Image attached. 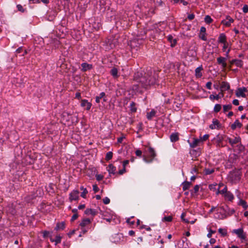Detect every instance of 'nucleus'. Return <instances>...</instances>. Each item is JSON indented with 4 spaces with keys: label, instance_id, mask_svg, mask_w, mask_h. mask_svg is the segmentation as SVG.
I'll return each instance as SVG.
<instances>
[{
    "label": "nucleus",
    "instance_id": "5701e85b",
    "mask_svg": "<svg viewBox=\"0 0 248 248\" xmlns=\"http://www.w3.org/2000/svg\"><path fill=\"white\" fill-rule=\"evenodd\" d=\"M156 114V111L152 109L149 112L147 113L146 117L148 120H151L152 118L155 116Z\"/></svg>",
    "mask_w": 248,
    "mask_h": 248
},
{
    "label": "nucleus",
    "instance_id": "6e6d98bb",
    "mask_svg": "<svg viewBox=\"0 0 248 248\" xmlns=\"http://www.w3.org/2000/svg\"><path fill=\"white\" fill-rule=\"evenodd\" d=\"M93 189L95 193H96L99 191V188L96 185H93Z\"/></svg>",
    "mask_w": 248,
    "mask_h": 248
},
{
    "label": "nucleus",
    "instance_id": "c85d7f7f",
    "mask_svg": "<svg viewBox=\"0 0 248 248\" xmlns=\"http://www.w3.org/2000/svg\"><path fill=\"white\" fill-rule=\"evenodd\" d=\"M182 186L183 187V190L185 191L190 188L191 186V183L190 182L185 181L182 183Z\"/></svg>",
    "mask_w": 248,
    "mask_h": 248
},
{
    "label": "nucleus",
    "instance_id": "f03ea898",
    "mask_svg": "<svg viewBox=\"0 0 248 248\" xmlns=\"http://www.w3.org/2000/svg\"><path fill=\"white\" fill-rule=\"evenodd\" d=\"M242 172L240 170H233L228 175V180L232 184H237L240 180Z\"/></svg>",
    "mask_w": 248,
    "mask_h": 248
},
{
    "label": "nucleus",
    "instance_id": "a211bd4d",
    "mask_svg": "<svg viewBox=\"0 0 248 248\" xmlns=\"http://www.w3.org/2000/svg\"><path fill=\"white\" fill-rule=\"evenodd\" d=\"M233 232L238 235L239 238L241 239H245V236L244 234V232L242 229L234 230Z\"/></svg>",
    "mask_w": 248,
    "mask_h": 248
},
{
    "label": "nucleus",
    "instance_id": "20e7f679",
    "mask_svg": "<svg viewBox=\"0 0 248 248\" xmlns=\"http://www.w3.org/2000/svg\"><path fill=\"white\" fill-rule=\"evenodd\" d=\"M100 214L102 215V218L106 220L108 222L110 223L111 221L114 220L115 219L116 216L110 212L108 211H101Z\"/></svg>",
    "mask_w": 248,
    "mask_h": 248
},
{
    "label": "nucleus",
    "instance_id": "e433bc0d",
    "mask_svg": "<svg viewBox=\"0 0 248 248\" xmlns=\"http://www.w3.org/2000/svg\"><path fill=\"white\" fill-rule=\"evenodd\" d=\"M232 108V105L231 104L223 105V112L225 113L228 110L231 109Z\"/></svg>",
    "mask_w": 248,
    "mask_h": 248
},
{
    "label": "nucleus",
    "instance_id": "f257e3e1",
    "mask_svg": "<svg viewBox=\"0 0 248 248\" xmlns=\"http://www.w3.org/2000/svg\"><path fill=\"white\" fill-rule=\"evenodd\" d=\"M158 78V73L152 70L145 73L144 76H142L141 73L137 72L134 77V80L138 83L137 85L145 89H148L150 85L155 84Z\"/></svg>",
    "mask_w": 248,
    "mask_h": 248
},
{
    "label": "nucleus",
    "instance_id": "052dcab7",
    "mask_svg": "<svg viewBox=\"0 0 248 248\" xmlns=\"http://www.w3.org/2000/svg\"><path fill=\"white\" fill-rule=\"evenodd\" d=\"M199 185H195L194 187V193H196L197 192H198L199 190Z\"/></svg>",
    "mask_w": 248,
    "mask_h": 248
},
{
    "label": "nucleus",
    "instance_id": "4d7b16f0",
    "mask_svg": "<svg viewBox=\"0 0 248 248\" xmlns=\"http://www.w3.org/2000/svg\"><path fill=\"white\" fill-rule=\"evenodd\" d=\"M78 217V215L77 213L74 214L73 216L71 217V221H73L74 220H76Z\"/></svg>",
    "mask_w": 248,
    "mask_h": 248
},
{
    "label": "nucleus",
    "instance_id": "de8ad7c7",
    "mask_svg": "<svg viewBox=\"0 0 248 248\" xmlns=\"http://www.w3.org/2000/svg\"><path fill=\"white\" fill-rule=\"evenodd\" d=\"M16 7L17 10L22 13H24L25 11V9H24L20 4H17L16 5Z\"/></svg>",
    "mask_w": 248,
    "mask_h": 248
},
{
    "label": "nucleus",
    "instance_id": "a19ab883",
    "mask_svg": "<svg viewBox=\"0 0 248 248\" xmlns=\"http://www.w3.org/2000/svg\"><path fill=\"white\" fill-rule=\"evenodd\" d=\"M218 232L222 236H226L227 234V230L225 229L219 228Z\"/></svg>",
    "mask_w": 248,
    "mask_h": 248
},
{
    "label": "nucleus",
    "instance_id": "c03bdc74",
    "mask_svg": "<svg viewBox=\"0 0 248 248\" xmlns=\"http://www.w3.org/2000/svg\"><path fill=\"white\" fill-rule=\"evenodd\" d=\"M220 98V96H219V94H217L216 95H215L214 94H211L209 96V98L211 100H214V99L218 100Z\"/></svg>",
    "mask_w": 248,
    "mask_h": 248
},
{
    "label": "nucleus",
    "instance_id": "dca6fc26",
    "mask_svg": "<svg viewBox=\"0 0 248 248\" xmlns=\"http://www.w3.org/2000/svg\"><path fill=\"white\" fill-rule=\"evenodd\" d=\"M81 106L82 107H86V110H89L92 107V104L90 102H88L87 100L83 99L81 100Z\"/></svg>",
    "mask_w": 248,
    "mask_h": 248
},
{
    "label": "nucleus",
    "instance_id": "f8f14e48",
    "mask_svg": "<svg viewBox=\"0 0 248 248\" xmlns=\"http://www.w3.org/2000/svg\"><path fill=\"white\" fill-rule=\"evenodd\" d=\"M81 71L83 72H85L88 70H90L93 68V65L91 64H89L87 62H83L81 63Z\"/></svg>",
    "mask_w": 248,
    "mask_h": 248
},
{
    "label": "nucleus",
    "instance_id": "1a4fd4ad",
    "mask_svg": "<svg viewBox=\"0 0 248 248\" xmlns=\"http://www.w3.org/2000/svg\"><path fill=\"white\" fill-rule=\"evenodd\" d=\"M234 22V20L230 16H227L226 19L222 20L221 24L226 27H230L231 24Z\"/></svg>",
    "mask_w": 248,
    "mask_h": 248
},
{
    "label": "nucleus",
    "instance_id": "5fc2aeb1",
    "mask_svg": "<svg viewBox=\"0 0 248 248\" xmlns=\"http://www.w3.org/2000/svg\"><path fill=\"white\" fill-rule=\"evenodd\" d=\"M243 12L245 13L248 12V5H245L243 7Z\"/></svg>",
    "mask_w": 248,
    "mask_h": 248
},
{
    "label": "nucleus",
    "instance_id": "f704fd0d",
    "mask_svg": "<svg viewBox=\"0 0 248 248\" xmlns=\"http://www.w3.org/2000/svg\"><path fill=\"white\" fill-rule=\"evenodd\" d=\"M235 64L239 67H242L243 65V62L241 60L235 59Z\"/></svg>",
    "mask_w": 248,
    "mask_h": 248
},
{
    "label": "nucleus",
    "instance_id": "f3484780",
    "mask_svg": "<svg viewBox=\"0 0 248 248\" xmlns=\"http://www.w3.org/2000/svg\"><path fill=\"white\" fill-rule=\"evenodd\" d=\"M217 42L220 44L227 42L226 35L224 33H220L218 38Z\"/></svg>",
    "mask_w": 248,
    "mask_h": 248
},
{
    "label": "nucleus",
    "instance_id": "7ed1b4c3",
    "mask_svg": "<svg viewBox=\"0 0 248 248\" xmlns=\"http://www.w3.org/2000/svg\"><path fill=\"white\" fill-rule=\"evenodd\" d=\"M62 121L65 125L69 126L73 124L75 122L78 123V118L67 112L64 111L62 115Z\"/></svg>",
    "mask_w": 248,
    "mask_h": 248
},
{
    "label": "nucleus",
    "instance_id": "680f3d73",
    "mask_svg": "<svg viewBox=\"0 0 248 248\" xmlns=\"http://www.w3.org/2000/svg\"><path fill=\"white\" fill-rule=\"evenodd\" d=\"M135 154L137 156H141V154H142V152L140 150H137L136 151Z\"/></svg>",
    "mask_w": 248,
    "mask_h": 248
},
{
    "label": "nucleus",
    "instance_id": "9d476101",
    "mask_svg": "<svg viewBox=\"0 0 248 248\" xmlns=\"http://www.w3.org/2000/svg\"><path fill=\"white\" fill-rule=\"evenodd\" d=\"M188 239L186 237H183L178 242V245L181 248H188Z\"/></svg>",
    "mask_w": 248,
    "mask_h": 248
},
{
    "label": "nucleus",
    "instance_id": "338daca9",
    "mask_svg": "<svg viewBox=\"0 0 248 248\" xmlns=\"http://www.w3.org/2000/svg\"><path fill=\"white\" fill-rule=\"evenodd\" d=\"M232 104H233L234 105H235V106H238V105H239V100H237V99H234V100L232 101Z\"/></svg>",
    "mask_w": 248,
    "mask_h": 248
},
{
    "label": "nucleus",
    "instance_id": "b1692460",
    "mask_svg": "<svg viewBox=\"0 0 248 248\" xmlns=\"http://www.w3.org/2000/svg\"><path fill=\"white\" fill-rule=\"evenodd\" d=\"M242 126V124L239 122L238 120L235 121L233 124L231 125V128L232 130L236 129L237 127L241 128Z\"/></svg>",
    "mask_w": 248,
    "mask_h": 248
},
{
    "label": "nucleus",
    "instance_id": "e2e57ef3",
    "mask_svg": "<svg viewBox=\"0 0 248 248\" xmlns=\"http://www.w3.org/2000/svg\"><path fill=\"white\" fill-rule=\"evenodd\" d=\"M126 222L130 225H133L135 223L134 221L131 220V218H128L126 219Z\"/></svg>",
    "mask_w": 248,
    "mask_h": 248
},
{
    "label": "nucleus",
    "instance_id": "09e8293b",
    "mask_svg": "<svg viewBox=\"0 0 248 248\" xmlns=\"http://www.w3.org/2000/svg\"><path fill=\"white\" fill-rule=\"evenodd\" d=\"M87 193H88V191L86 188H85V189H84V191H83L81 192L80 196L81 197H82L83 198H86V194Z\"/></svg>",
    "mask_w": 248,
    "mask_h": 248
},
{
    "label": "nucleus",
    "instance_id": "39448f33",
    "mask_svg": "<svg viewBox=\"0 0 248 248\" xmlns=\"http://www.w3.org/2000/svg\"><path fill=\"white\" fill-rule=\"evenodd\" d=\"M240 140H229L230 143L233 148L234 150L242 151L244 147L240 143Z\"/></svg>",
    "mask_w": 248,
    "mask_h": 248
},
{
    "label": "nucleus",
    "instance_id": "423d86ee",
    "mask_svg": "<svg viewBox=\"0 0 248 248\" xmlns=\"http://www.w3.org/2000/svg\"><path fill=\"white\" fill-rule=\"evenodd\" d=\"M148 153L149 156H150V157L151 158V159H148L145 158L144 160L146 162L149 163L152 162L153 159L156 156V153L155 152V150L153 148L150 147H149L148 149Z\"/></svg>",
    "mask_w": 248,
    "mask_h": 248
},
{
    "label": "nucleus",
    "instance_id": "603ef678",
    "mask_svg": "<svg viewBox=\"0 0 248 248\" xmlns=\"http://www.w3.org/2000/svg\"><path fill=\"white\" fill-rule=\"evenodd\" d=\"M212 84V83L211 81L207 82V83L206 84V88L208 89V90H211Z\"/></svg>",
    "mask_w": 248,
    "mask_h": 248
},
{
    "label": "nucleus",
    "instance_id": "2eb2a0df",
    "mask_svg": "<svg viewBox=\"0 0 248 248\" xmlns=\"http://www.w3.org/2000/svg\"><path fill=\"white\" fill-rule=\"evenodd\" d=\"M230 86L228 82L222 81L220 87V90L222 92L228 91L230 89Z\"/></svg>",
    "mask_w": 248,
    "mask_h": 248
},
{
    "label": "nucleus",
    "instance_id": "9b49d317",
    "mask_svg": "<svg viewBox=\"0 0 248 248\" xmlns=\"http://www.w3.org/2000/svg\"><path fill=\"white\" fill-rule=\"evenodd\" d=\"M209 127L211 129L216 128L219 129L221 127V124L218 120L214 119L213 120L212 124L209 125Z\"/></svg>",
    "mask_w": 248,
    "mask_h": 248
},
{
    "label": "nucleus",
    "instance_id": "bb28decb",
    "mask_svg": "<svg viewBox=\"0 0 248 248\" xmlns=\"http://www.w3.org/2000/svg\"><path fill=\"white\" fill-rule=\"evenodd\" d=\"M107 170L109 174H114L115 173L116 169L112 164H109L107 167Z\"/></svg>",
    "mask_w": 248,
    "mask_h": 248
},
{
    "label": "nucleus",
    "instance_id": "4468645a",
    "mask_svg": "<svg viewBox=\"0 0 248 248\" xmlns=\"http://www.w3.org/2000/svg\"><path fill=\"white\" fill-rule=\"evenodd\" d=\"M206 35V28L204 27H202L200 29V33L199 35V38L202 40L206 41L207 38Z\"/></svg>",
    "mask_w": 248,
    "mask_h": 248
},
{
    "label": "nucleus",
    "instance_id": "bf43d9fd",
    "mask_svg": "<svg viewBox=\"0 0 248 248\" xmlns=\"http://www.w3.org/2000/svg\"><path fill=\"white\" fill-rule=\"evenodd\" d=\"M185 216H186V214L185 213H182L181 216V217L183 220L184 221H185L186 223H188V222H189L188 220L187 219H185L184 218V217H185Z\"/></svg>",
    "mask_w": 248,
    "mask_h": 248
},
{
    "label": "nucleus",
    "instance_id": "412c9836",
    "mask_svg": "<svg viewBox=\"0 0 248 248\" xmlns=\"http://www.w3.org/2000/svg\"><path fill=\"white\" fill-rule=\"evenodd\" d=\"M106 94L104 92H102L100 93L99 96H97L95 97V102L96 103H99L100 102V99L101 98H103V101L104 102H106L107 101V99H106Z\"/></svg>",
    "mask_w": 248,
    "mask_h": 248
},
{
    "label": "nucleus",
    "instance_id": "49530a36",
    "mask_svg": "<svg viewBox=\"0 0 248 248\" xmlns=\"http://www.w3.org/2000/svg\"><path fill=\"white\" fill-rule=\"evenodd\" d=\"M62 237L60 236H56L54 240H51L54 241L56 244L61 243Z\"/></svg>",
    "mask_w": 248,
    "mask_h": 248
},
{
    "label": "nucleus",
    "instance_id": "cd10ccee",
    "mask_svg": "<svg viewBox=\"0 0 248 248\" xmlns=\"http://www.w3.org/2000/svg\"><path fill=\"white\" fill-rule=\"evenodd\" d=\"M85 214L87 215H91L93 216H94L97 214V212L94 209L88 208L85 211Z\"/></svg>",
    "mask_w": 248,
    "mask_h": 248
},
{
    "label": "nucleus",
    "instance_id": "a878e982",
    "mask_svg": "<svg viewBox=\"0 0 248 248\" xmlns=\"http://www.w3.org/2000/svg\"><path fill=\"white\" fill-rule=\"evenodd\" d=\"M190 147L192 148L198 146L202 140H187Z\"/></svg>",
    "mask_w": 248,
    "mask_h": 248
},
{
    "label": "nucleus",
    "instance_id": "13d9d810",
    "mask_svg": "<svg viewBox=\"0 0 248 248\" xmlns=\"http://www.w3.org/2000/svg\"><path fill=\"white\" fill-rule=\"evenodd\" d=\"M194 17L195 15L193 14H190L187 16V18L190 20H193L194 18Z\"/></svg>",
    "mask_w": 248,
    "mask_h": 248
},
{
    "label": "nucleus",
    "instance_id": "37998d69",
    "mask_svg": "<svg viewBox=\"0 0 248 248\" xmlns=\"http://www.w3.org/2000/svg\"><path fill=\"white\" fill-rule=\"evenodd\" d=\"M235 212V210L233 209L228 208L227 210H225V213L228 216H231Z\"/></svg>",
    "mask_w": 248,
    "mask_h": 248
},
{
    "label": "nucleus",
    "instance_id": "473e14b6",
    "mask_svg": "<svg viewBox=\"0 0 248 248\" xmlns=\"http://www.w3.org/2000/svg\"><path fill=\"white\" fill-rule=\"evenodd\" d=\"M179 136L178 132L172 133L170 136V140H179Z\"/></svg>",
    "mask_w": 248,
    "mask_h": 248
},
{
    "label": "nucleus",
    "instance_id": "0eeeda50",
    "mask_svg": "<svg viewBox=\"0 0 248 248\" xmlns=\"http://www.w3.org/2000/svg\"><path fill=\"white\" fill-rule=\"evenodd\" d=\"M248 91L246 87H240L237 88L235 92V95L237 97H246V94H245L246 92H248Z\"/></svg>",
    "mask_w": 248,
    "mask_h": 248
},
{
    "label": "nucleus",
    "instance_id": "774afa93",
    "mask_svg": "<svg viewBox=\"0 0 248 248\" xmlns=\"http://www.w3.org/2000/svg\"><path fill=\"white\" fill-rule=\"evenodd\" d=\"M23 48L22 47H19L16 50V53H20L22 52Z\"/></svg>",
    "mask_w": 248,
    "mask_h": 248
},
{
    "label": "nucleus",
    "instance_id": "7c9ffc66",
    "mask_svg": "<svg viewBox=\"0 0 248 248\" xmlns=\"http://www.w3.org/2000/svg\"><path fill=\"white\" fill-rule=\"evenodd\" d=\"M65 228V223L63 222H62L61 223H57L56 227H55V229L56 230H58L60 229L63 230Z\"/></svg>",
    "mask_w": 248,
    "mask_h": 248
},
{
    "label": "nucleus",
    "instance_id": "8fccbe9b",
    "mask_svg": "<svg viewBox=\"0 0 248 248\" xmlns=\"http://www.w3.org/2000/svg\"><path fill=\"white\" fill-rule=\"evenodd\" d=\"M215 232H216L215 231H213L210 229L209 231V232L207 234V237L211 238L212 237V234L215 233Z\"/></svg>",
    "mask_w": 248,
    "mask_h": 248
},
{
    "label": "nucleus",
    "instance_id": "393cba45",
    "mask_svg": "<svg viewBox=\"0 0 248 248\" xmlns=\"http://www.w3.org/2000/svg\"><path fill=\"white\" fill-rule=\"evenodd\" d=\"M91 223V220L89 218H84L80 223V226L82 227H84L90 224Z\"/></svg>",
    "mask_w": 248,
    "mask_h": 248
},
{
    "label": "nucleus",
    "instance_id": "72a5a7b5",
    "mask_svg": "<svg viewBox=\"0 0 248 248\" xmlns=\"http://www.w3.org/2000/svg\"><path fill=\"white\" fill-rule=\"evenodd\" d=\"M238 204L239 205H241L244 208V209H246L248 207V205L247 204L246 202L243 200H240Z\"/></svg>",
    "mask_w": 248,
    "mask_h": 248
},
{
    "label": "nucleus",
    "instance_id": "ddd939ff",
    "mask_svg": "<svg viewBox=\"0 0 248 248\" xmlns=\"http://www.w3.org/2000/svg\"><path fill=\"white\" fill-rule=\"evenodd\" d=\"M226 60L227 59L223 57H218L217 59V63L221 65L223 68H225L227 67Z\"/></svg>",
    "mask_w": 248,
    "mask_h": 248
},
{
    "label": "nucleus",
    "instance_id": "58836bf2",
    "mask_svg": "<svg viewBox=\"0 0 248 248\" xmlns=\"http://www.w3.org/2000/svg\"><path fill=\"white\" fill-rule=\"evenodd\" d=\"M221 109V105L220 104H217L215 105L214 108V111L216 113L218 112Z\"/></svg>",
    "mask_w": 248,
    "mask_h": 248
},
{
    "label": "nucleus",
    "instance_id": "aec40b11",
    "mask_svg": "<svg viewBox=\"0 0 248 248\" xmlns=\"http://www.w3.org/2000/svg\"><path fill=\"white\" fill-rule=\"evenodd\" d=\"M224 196L226 200H228L230 202H232L234 198L233 195L230 191H228L226 193Z\"/></svg>",
    "mask_w": 248,
    "mask_h": 248
},
{
    "label": "nucleus",
    "instance_id": "ea45409f",
    "mask_svg": "<svg viewBox=\"0 0 248 248\" xmlns=\"http://www.w3.org/2000/svg\"><path fill=\"white\" fill-rule=\"evenodd\" d=\"M112 156H113V153L112 152L110 151V152H108L107 154H106V157H105V159L107 160V161H108L109 160H110L112 157Z\"/></svg>",
    "mask_w": 248,
    "mask_h": 248
},
{
    "label": "nucleus",
    "instance_id": "4be33fe9",
    "mask_svg": "<svg viewBox=\"0 0 248 248\" xmlns=\"http://www.w3.org/2000/svg\"><path fill=\"white\" fill-rule=\"evenodd\" d=\"M221 186V185H219L217 190L216 194L218 195L219 194H223L224 196L226 194V193L228 192V191L227 190V186H225L223 189H222L221 190H219Z\"/></svg>",
    "mask_w": 248,
    "mask_h": 248
},
{
    "label": "nucleus",
    "instance_id": "6e6552de",
    "mask_svg": "<svg viewBox=\"0 0 248 248\" xmlns=\"http://www.w3.org/2000/svg\"><path fill=\"white\" fill-rule=\"evenodd\" d=\"M79 192L78 190H73L70 194L69 200L72 202L73 201L78 200L79 199Z\"/></svg>",
    "mask_w": 248,
    "mask_h": 248
},
{
    "label": "nucleus",
    "instance_id": "c9c22d12",
    "mask_svg": "<svg viewBox=\"0 0 248 248\" xmlns=\"http://www.w3.org/2000/svg\"><path fill=\"white\" fill-rule=\"evenodd\" d=\"M213 20L212 19L211 16L209 15H207L205 16L204 21L208 24H210L213 22Z\"/></svg>",
    "mask_w": 248,
    "mask_h": 248
},
{
    "label": "nucleus",
    "instance_id": "69168bd1",
    "mask_svg": "<svg viewBox=\"0 0 248 248\" xmlns=\"http://www.w3.org/2000/svg\"><path fill=\"white\" fill-rule=\"evenodd\" d=\"M75 98L78 99H81V94L79 92H77L76 93V94H75Z\"/></svg>",
    "mask_w": 248,
    "mask_h": 248
},
{
    "label": "nucleus",
    "instance_id": "a18cd8bd",
    "mask_svg": "<svg viewBox=\"0 0 248 248\" xmlns=\"http://www.w3.org/2000/svg\"><path fill=\"white\" fill-rule=\"evenodd\" d=\"M172 217L171 216H167V217H164L162 220L163 221H167V222H170L172 221Z\"/></svg>",
    "mask_w": 248,
    "mask_h": 248
},
{
    "label": "nucleus",
    "instance_id": "2f4dec72",
    "mask_svg": "<svg viewBox=\"0 0 248 248\" xmlns=\"http://www.w3.org/2000/svg\"><path fill=\"white\" fill-rule=\"evenodd\" d=\"M111 75L114 78L118 77V70L116 68L113 67L110 72Z\"/></svg>",
    "mask_w": 248,
    "mask_h": 248
},
{
    "label": "nucleus",
    "instance_id": "6ab92c4d",
    "mask_svg": "<svg viewBox=\"0 0 248 248\" xmlns=\"http://www.w3.org/2000/svg\"><path fill=\"white\" fill-rule=\"evenodd\" d=\"M203 70V68H202V65L197 67L196 69H195V76L197 77V78H201L202 77V71Z\"/></svg>",
    "mask_w": 248,
    "mask_h": 248
},
{
    "label": "nucleus",
    "instance_id": "79ce46f5",
    "mask_svg": "<svg viewBox=\"0 0 248 248\" xmlns=\"http://www.w3.org/2000/svg\"><path fill=\"white\" fill-rule=\"evenodd\" d=\"M214 172V169H205L204 170V173L206 175H209Z\"/></svg>",
    "mask_w": 248,
    "mask_h": 248
},
{
    "label": "nucleus",
    "instance_id": "3c124183",
    "mask_svg": "<svg viewBox=\"0 0 248 248\" xmlns=\"http://www.w3.org/2000/svg\"><path fill=\"white\" fill-rule=\"evenodd\" d=\"M103 202L104 204H108L109 202H110V200L108 198V197H105L104 199H103Z\"/></svg>",
    "mask_w": 248,
    "mask_h": 248
},
{
    "label": "nucleus",
    "instance_id": "0e129e2a",
    "mask_svg": "<svg viewBox=\"0 0 248 248\" xmlns=\"http://www.w3.org/2000/svg\"><path fill=\"white\" fill-rule=\"evenodd\" d=\"M223 44L222 50L223 51L225 50V49L228 47V42L222 43Z\"/></svg>",
    "mask_w": 248,
    "mask_h": 248
},
{
    "label": "nucleus",
    "instance_id": "c756f323",
    "mask_svg": "<svg viewBox=\"0 0 248 248\" xmlns=\"http://www.w3.org/2000/svg\"><path fill=\"white\" fill-rule=\"evenodd\" d=\"M130 110L131 113H135L137 110L136 104L133 101L131 102L130 103Z\"/></svg>",
    "mask_w": 248,
    "mask_h": 248
},
{
    "label": "nucleus",
    "instance_id": "4c0bfd02",
    "mask_svg": "<svg viewBox=\"0 0 248 248\" xmlns=\"http://www.w3.org/2000/svg\"><path fill=\"white\" fill-rule=\"evenodd\" d=\"M217 184L216 183L211 184L209 186V188L210 190L213 191H216V193L217 192Z\"/></svg>",
    "mask_w": 248,
    "mask_h": 248
},
{
    "label": "nucleus",
    "instance_id": "864d4df0",
    "mask_svg": "<svg viewBox=\"0 0 248 248\" xmlns=\"http://www.w3.org/2000/svg\"><path fill=\"white\" fill-rule=\"evenodd\" d=\"M103 176L101 174H97L96 175V179L97 181H99L103 179Z\"/></svg>",
    "mask_w": 248,
    "mask_h": 248
}]
</instances>
